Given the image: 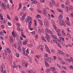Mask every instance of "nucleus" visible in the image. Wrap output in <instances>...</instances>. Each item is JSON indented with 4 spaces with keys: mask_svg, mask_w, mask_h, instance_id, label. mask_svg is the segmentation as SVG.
<instances>
[{
    "mask_svg": "<svg viewBox=\"0 0 73 73\" xmlns=\"http://www.w3.org/2000/svg\"><path fill=\"white\" fill-rule=\"evenodd\" d=\"M50 34H51L50 36L54 39H55V40H57V36L55 35H53V33L52 31H50V30H48Z\"/></svg>",
    "mask_w": 73,
    "mask_h": 73,
    "instance_id": "1",
    "label": "nucleus"
},
{
    "mask_svg": "<svg viewBox=\"0 0 73 73\" xmlns=\"http://www.w3.org/2000/svg\"><path fill=\"white\" fill-rule=\"evenodd\" d=\"M44 25L47 28H48L49 27V23H48V21L47 20H46L44 21Z\"/></svg>",
    "mask_w": 73,
    "mask_h": 73,
    "instance_id": "2",
    "label": "nucleus"
},
{
    "mask_svg": "<svg viewBox=\"0 0 73 73\" xmlns=\"http://www.w3.org/2000/svg\"><path fill=\"white\" fill-rule=\"evenodd\" d=\"M12 35L13 36L14 38H16L17 40H18L19 39V35L17 34L14 35V33L13 32H12Z\"/></svg>",
    "mask_w": 73,
    "mask_h": 73,
    "instance_id": "3",
    "label": "nucleus"
},
{
    "mask_svg": "<svg viewBox=\"0 0 73 73\" xmlns=\"http://www.w3.org/2000/svg\"><path fill=\"white\" fill-rule=\"evenodd\" d=\"M6 6V4L3 3H2V4L1 5V8L3 9H5L7 8Z\"/></svg>",
    "mask_w": 73,
    "mask_h": 73,
    "instance_id": "4",
    "label": "nucleus"
},
{
    "mask_svg": "<svg viewBox=\"0 0 73 73\" xmlns=\"http://www.w3.org/2000/svg\"><path fill=\"white\" fill-rule=\"evenodd\" d=\"M23 16H22V18L21 19V20H22V21H23V20H24L25 19V17L26 16H27V14L25 13L23 14Z\"/></svg>",
    "mask_w": 73,
    "mask_h": 73,
    "instance_id": "5",
    "label": "nucleus"
},
{
    "mask_svg": "<svg viewBox=\"0 0 73 73\" xmlns=\"http://www.w3.org/2000/svg\"><path fill=\"white\" fill-rule=\"evenodd\" d=\"M58 52L60 54H65L64 52H63L61 50H58Z\"/></svg>",
    "mask_w": 73,
    "mask_h": 73,
    "instance_id": "6",
    "label": "nucleus"
},
{
    "mask_svg": "<svg viewBox=\"0 0 73 73\" xmlns=\"http://www.w3.org/2000/svg\"><path fill=\"white\" fill-rule=\"evenodd\" d=\"M45 38L48 41V42H50V37L49 36H45Z\"/></svg>",
    "mask_w": 73,
    "mask_h": 73,
    "instance_id": "7",
    "label": "nucleus"
},
{
    "mask_svg": "<svg viewBox=\"0 0 73 73\" xmlns=\"http://www.w3.org/2000/svg\"><path fill=\"white\" fill-rule=\"evenodd\" d=\"M45 65L46 67H49V64L48 63V62L47 61H46V60H45Z\"/></svg>",
    "mask_w": 73,
    "mask_h": 73,
    "instance_id": "8",
    "label": "nucleus"
},
{
    "mask_svg": "<svg viewBox=\"0 0 73 73\" xmlns=\"http://www.w3.org/2000/svg\"><path fill=\"white\" fill-rule=\"evenodd\" d=\"M42 13L44 14L45 15H46V14H47L48 13V12L46 11V9H44L43 10V11L42 12Z\"/></svg>",
    "mask_w": 73,
    "mask_h": 73,
    "instance_id": "9",
    "label": "nucleus"
},
{
    "mask_svg": "<svg viewBox=\"0 0 73 73\" xmlns=\"http://www.w3.org/2000/svg\"><path fill=\"white\" fill-rule=\"evenodd\" d=\"M46 60H47V61L48 62H51V59L49 57H48L46 59Z\"/></svg>",
    "mask_w": 73,
    "mask_h": 73,
    "instance_id": "10",
    "label": "nucleus"
},
{
    "mask_svg": "<svg viewBox=\"0 0 73 73\" xmlns=\"http://www.w3.org/2000/svg\"><path fill=\"white\" fill-rule=\"evenodd\" d=\"M27 42H28V40H25L23 42V45H26L27 44Z\"/></svg>",
    "mask_w": 73,
    "mask_h": 73,
    "instance_id": "11",
    "label": "nucleus"
},
{
    "mask_svg": "<svg viewBox=\"0 0 73 73\" xmlns=\"http://www.w3.org/2000/svg\"><path fill=\"white\" fill-rule=\"evenodd\" d=\"M32 23V21H30L28 23V24H29V28H30V27H31V24Z\"/></svg>",
    "mask_w": 73,
    "mask_h": 73,
    "instance_id": "12",
    "label": "nucleus"
},
{
    "mask_svg": "<svg viewBox=\"0 0 73 73\" xmlns=\"http://www.w3.org/2000/svg\"><path fill=\"white\" fill-rule=\"evenodd\" d=\"M38 21L39 22L41 26H42V25H43V23H42V22L41 21V20L40 19H38Z\"/></svg>",
    "mask_w": 73,
    "mask_h": 73,
    "instance_id": "13",
    "label": "nucleus"
},
{
    "mask_svg": "<svg viewBox=\"0 0 73 73\" xmlns=\"http://www.w3.org/2000/svg\"><path fill=\"white\" fill-rule=\"evenodd\" d=\"M50 69L52 70V71H53V72H54L56 71V69H55V68H54L50 67Z\"/></svg>",
    "mask_w": 73,
    "mask_h": 73,
    "instance_id": "14",
    "label": "nucleus"
},
{
    "mask_svg": "<svg viewBox=\"0 0 73 73\" xmlns=\"http://www.w3.org/2000/svg\"><path fill=\"white\" fill-rule=\"evenodd\" d=\"M62 15L61 14L60 15V16L59 17V20L61 21V19H62Z\"/></svg>",
    "mask_w": 73,
    "mask_h": 73,
    "instance_id": "15",
    "label": "nucleus"
},
{
    "mask_svg": "<svg viewBox=\"0 0 73 73\" xmlns=\"http://www.w3.org/2000/svg\"><path fill=\"white\" fill-rule=\"evenodd\" d=\"M56 31L57 32V34H60V33H61V31H60V29H56Z\"/></svg>",
    "mask_w": 73,
    "mask_h": 73,
    "instance_id": "16",
    "label": "nucleus"
},
{
    "mask_svg": "<svg viewBox=\"0 0 73 73\" xmlns=\"http://www.w3.org/2000/svg\"><path fill=\"white\" fill-rule=\"evenodd\" d=\"M59 23L61 25H63V24L64 23V22L62 20L61 21H59Z\"/></svg>",
    "mask_w": 73,
    "mask_h": 73,
    "instance_id": "17",
    "label": "nucleus"
},
{
    "mask_svg": "<svg viewBox=\"0 0 73 73\" xmlns=\"http://www.w3.org/2000/svg\"><path fill=\"white\" fill-rule=\"evenodd\" d=\"M38 3L37 1H36L35 0H34L33 1V2H32L31 4H36V3Z\"/></svg>",
    "mask_w": 73,
    "mask_h": 73,
    "instance_id": "18",
    "label": "nucleus"
},
{
    "mask_svg": "<svg viewBox=\"0 0 73 73\" xmlns=\"http://www.w3.org/2000/svg\"><path fill=\"white\" fill-rule=\"evenodd\" d=\"M25 49L24 48H22V50L23 52V54L24 55H25Z\"/></svg>",
    "mask_w": 73,
    "mask_h": 73,
    "instance_id": "19",
    "label": "nucleus"
},
{
    "mask_svg": "<svg viewBox=\"0 0 73 73\" xmlns=\"http://www.w3.org/2000/svg\"><path fill=\"white\" fill-rule=\"evenodd\" d=\"M62 69L63 70H66V69H67V68L65 66H62Z\"/></svg>",
    "mask_w": 73,
    "mask_h": 73,
    "instance_id": "20",
    "label": "nucleus"
},
{
    "mask_svg": "<svg viewBox=\"0 0 73 73\" xmlns=\"http://www.w3.org/2000/svg\"><path fill=\"white\" fill-rule=\"evenodd\" d=\"M57 10L58 11V12H61L62 13H63V12H62V10H60V9H57Z\"/></svg>",
    "mask_w": 73,
    "mask_h": 73,
    "instance_id": "21",
    "label": "nucleus"
},
{
    "mask_svg": "<svg viewBox=\"0 0 73 73\" xmlns=\"http://www.w3.org/2000/svg\"><path fill=\"white\" fill-rule=\"evenodd\" d=\"M65 10L67 12L68 11H70V8H69L66 7L65 9Z\"/></svg>",
    "mask_w": 73,
    "mask_h": 73,
    "instance_id": "22",
    "label": "nucleus"
},
{
    "mask_svg": "<svg viewBox=\"0 0 73 73\" xmlns=\"http://www.w3.org/2000/svg\"><path fill=\"white\" fill-rule=\"evenodd\" d=\"M67 37H68V38H71V37H70V35L69 33H67Z\"/></svg>",
    "mask_w": 73,
    "mask_h": 73,
    "instance_id": "23",
    "label": "nucleus"
},
{
    "mask_svg": "<svg viewBox=\"0 0 73 73\" xmlns=\"http://www.w3.org/2000/svg\"><path fill=\"white\" fill-rule=\"evenodd\" d=\"M18 49L19 50V52H21V49L20 48V47L19 46H18Z\"/></svg>",
    "mask_w": 73,
    "mask_h": 73,
    "instance_id": "24",
    "label": "nucleus"
},
{
    "mask_svg": "<svg viewBox=\"0 0 73 73\" xmlns=\"http://www.w3.org/2000/svg\"><path fill=\"white\" fill-rule=\"evenodd\" d=\"M7 51H8V53H11V51L10 50V49H9V48H7Z\"/></svg>",
    "mask_w": 73,
    "mask_h": 73,
    "instance_id": "25",
    "label": "nucleus"
},
{
    "mask_svg": "<svg viewBox=\"0 0 73 73\" xmlns=\"http://www.w3.org/2000/svg\"><path fill=\"white\" fill-rule=\"evenodd\" d=\"M66 24H67V25H69V26H70V23H69L68 22L66 21Z\"/></svg>",
    "mask_w": 73,
    "mask_h": 73,
    "instance_id": "26",
    "label": "nucleus"
},
{
    "mask_svg": "<svg viewBox=\"0 0 73 73\" xmlns=\"http://www.w3.org/2000/svg\"><path fill=\"white\" fill-rule=\"evenodd\" d=\"M14 41L13 39H10V42L11 43H12Z\"/></svg>",
    "mask_w": 73,
    "mask_h": 73,
    "instance_id": "27",
    "label": "nucleus"
},
{
    "mask_svg": "<svg viewBox=\"0 0 73 73\" xmlns=\"http://www.w3.org/2000/svg\"><path fill=\"white\" fill-rule=\"evenodd\" d=\"M25 10H26V7H25V6H24L23 7V9L22 10V11H25Z\"/></svg>",
    "mask_w": 73,
    "mask_h": 73,
    "instance_id": "28",
    "label": "nucleus"
},
{
    "mask_svg": "<svg viewBox=\"0 0 73 73\" xmlns=\"http://www.w3.org/2000/svg\"><path fill=\"white\" fill-rule=\"evenodd\" d=\"M59 38L60 39V40H61L62 41H64V38H63L62 37H60Z\"/></svg>",
    "mask_w": 73,
    "mask_h": 73,
    "instance_id": "29",
    "label": "nucleus"
},
{
    "mask_svg": "<svg viewBox=\"0 0 73 73\" xmlns=\"http://www.w3.org/2000/svg\"><path fill=\"white\" fill-rule=\"evenodd\" d=\"M7 17L8 19H9V20H11V17H9V15L7 14Z\"/></svg>",
    "mask_w": 73,
    "mask_h": 73,
    "instance_id": "30",
    "label": "nucleus"
},
{
    "mask_svg": "<svg viewBox=\"0 0 73 73\" xmlns=\"http://www.w3.org/2000/svg\"><path fill=\"white\" fill-rule=\"evenodd\" d=\"M23 14H24V12H21L20 13V16H22V15H23Z\"/></svg>",
    "mask_w": 73,
    "mask_h": 73,
    "instance_id": "31",
    "label": "nucleus"
},
{
    "mask_svg": "<svg viewBox=\"0 0 73 73\" xmlns=\"http://www.w3.org/2000/svg\"><path fill=\"white\" fill-rule=\"evenodd\" d=\"M36 11L38 12V13H40L41 12V11H40V10L39 9H36Z\"/></svg>",
    "mask_w": 73,
    "mask_h": 73,
    "instance_id": "32",
    "label": "nucleus"
},
{
    "mask_svg": "<svg viewBox=\"0 0 73 73\" xmlns=\"http://www.w3.org/2000/svg\"><path fill=\"white\" fill-rule=\"evenodd\" d=\"M16 56L17 57H19V56H20V55L18 53H17L16 54Z\"/></svg>",
    "mask_w": 73,
    "mask_h": 73,
    "instance_id": "33",
    "label": "nucleus"
},
{
    "mask_svg": "<svg viewBox=\"0 0 73 73\" xmlns=\"http://www.w3.org/2000/svg\"><path fill=\"white\" fill-rule=\"evenodd\" d=\"M29 18H27V19H26V20L27 21H28V22H29V21H30V19H29Z\"/></svg>",
    "mask_w": 73,
    "mask_h": 73,
    "instance_id": "34",
    "label": "nucleus"
},
{
    "mask_svg": "<svg viewBox=\"0 0 73 73\" xmlns=\"http://www.w3.org/2000/svg\"><path fill=\"white\" fill-rule=\"evenodd\" d=\"M7 24L9 25V26H11L12 25V23L11 22H8L7 23Z\"/></svg>",
    "mask_w": 73,
    "mask_h": 73,
    "instance_id": "35",
    "label": "nucleus"
},
{
    "mask_svg": "<svg viewBox=\"0 0 73 73\" xmlns=\"http://www.w3.org/2000/svg\"><path fill=\"white\" fill-rule=\"evenodd\" d=\"M25 55H27V52L29 54V51H28V49H27Z\"/></svg>",
    "mask_w": 73,
    "mask_h": 73,
    "instance_id": "36",
    "label": "nucleus"
},
{
    "mask_svg": "<svg viewBox=\"0 0 73 73\" xmlns=\"http://www.w3.org/2000/svg\"><path fill=\"white\" fill-rule=\"evenodd\" d=\"M38 32L39 33L41 34V30L40 29H39L38 30Z\"/></svg>",
    "mask_w": 73,
    "mask_h": 73,
    "instance_id": "37",
    "label": "nucleus"
},
{
    "mask_svg": "<svg viewBox=\"0 0 73 73\" xmlns=\"http://www.w3.org/2000/svg\"><path fill=\"white\" fill-rule=\"evenodd\" d=\"M3 58L4 59H5V55L4 54V53H3Z\"/></svg>",
    "mask_w": 73,
    "mask_h": 73,
    "instance_id": "38",
    "label": "nucleus"
},
{
    "mask_svg": "<svg viewBox=\"0 0 73 73\" xmlns=\"http://www.w3.org/2000/svg\"><path fill=\"white\" fill-rule=\"evenodd\" d=\"M46 49L47 50V52H49V53H50V51L49 50V48H47V49Z\"/></svg>",
    "mask_w": 73,
    "mask_h": 73,
    "instance_id": "39",
    "label": "nucleus"
},
{
    "mask_svg": "<svg viewBox=\"0 0 73 73\" xmlns=\"http://www.w3.org/2000/svg\"><path fill=\"white\" fill-rule=\"evenodd\" d=\"M51 12L52 13H54V15H55L56 13H55V12L53 10H51Z\"/></svg>",
    "mask_w": 73,
    "mask_h": 73,
    "instance_id": "40",
    "label": "nucleus"
},
{
    "mask_svg": "<svg viewBox=\"0 0 73 73\" xmlns=\"http://www.w3.org/2000/svg\"><path fill=\"white\" fill-rule=\"evenodd\" d=\"M29 73H34V72L32 70H29Z\"/></svg>",
    "mask_w": 73,
    "mask_h": 73,
    "instance_id": "41",
    "label": "nucleus"
},
{
    "mask_svg": "<svg viewBox=\"0 0 73 73\" xmlns=\"http://www.w3.org/2000/svg\"><path fill=\"white\" fill-rule=\"evenodd\" d=\"M27 65H28V64H27V63H25V66L26 68H27V67H28V66Z\"/></svg>",
    "mask_w": 73,
    "mask_h": 73,
    "instance_id": "42",
    "label": "nucleus"
},
{
    "mask_svg": "<svg viewBox=\"0 0 73 73\" xmlns=\"http://www.w3.org/2000/svg\"><path fill=\"white\" fill-rule=\"evenodd\" d=\"M17 30L18 31H21V29H20V27H17Z\"/></svg>",
    "mask_w": 73,
    "mask_h": 73,
    "instance_id": "43",
    "label": "nucleus"
},
{
    "mask_svg": "<svg viewBox=\"0 0 73 73\" xmlns=\"http://www.w3.org/2000/svg\"><path fill=\"white\" fill-rule=\"evenodd\" d=\"M17 27H20V24H19L18 23H17Z\"/></svg>",
    "mask_w": 73,
    "mask_h": 73,
    "instance_id": "44",
    "label": "nucleus"
},
{
    "mask_svg": "<svg viewBox=\"0 0 73 73\" xmlns=\"http://www.w3.org/2000/svg\"><path fill=\"white\" fill-rule=\"evenodd\" d=\"M53 42H55V43H56V44H58L57 43V41L55 40H53Z\"/></svg>",
    "mask_w": 73,
    "mask_h": 73,
    "instance_id": "45",
    "label": "nucleus"
},
{
    "mask_svg": "<svg viewBox=\"0 0 73 73\" xmlns=\"http://www.w3.org/2000/svg\"><path fill=\"white\" fill-rule=\"evenodd\" d=\"M6 7L7 9H9V5H7Z\"/></svg>",
    "mask_w": 73,
    "mask_h": 73,
    "instance_id": "46",
    "label": "nucleus"
},
{
    "mask_svg": "<svg viewBox=\"0 0 73 73\" xmlns=\"http://www.w3.org/2000/svg\"><path fill=\"white\" fill-rule=\"evenodd\" d=\"M37 17H38V18H41V15H37L36 16Z\"/></svg>",
    "mask_w": 73,
    "mask_h": 73,
    "instance_id": "47",
    "label": "nucleus"
},
{
    "mask_svg": "<svg viewBox=\"0 0 73 73\" xmlns=\"http://www.w3.org/2000/svg\"><path fill=\"white\" fill-rule=\"evenodd\" d=\"M31 33H32L33 35H35V34L36 33H35V31H32V32H31Z\"/></svg>",
    "mask_w": 73,
    "mask_h": 73,
    "instance_id": "48",
    "label": "nucleus"
},
{
    "mask_svg": "<svg viewBox=\"0 0 73 73\" xmlns=\"http://www.w3.org/2000/svg\"><path fill=\"white\" fill-rule=\"evenodd\" d=\"M70 68L71 69L73 70V66H70Z\"/></svg>",
    "mask_w": 73,
    "mask_h": 73,
    "instance_id": "49",
    "label": "nucleus"
},
{
    "mask_svg": "<svg viewBox=\"0 0 73 73\" xmlns=\"http://www.w3.org/2000/svg\"><path fill=\"white\" fill-rule=\"evenodd\" d=\"M3 31H1V32H0V35H1L2 36H4V35H3Z\"/></svg>",
    "mask_w": 73,
    "mask_h": 73,
    "instance_id": "50",
    "label": "nucleus"
},
{
    "mask_svg": "<svg viewBox=\"0 0 73 73\" xmlns=\"http://www.w3.org/2000/svg\"><path fill=\"white\" fill-rule=\"evenodd\" d=\"M29 46L30 48H31L32 46H33V45L32 44H29Z\"/></svg>",
    "mask_w": 73,
    "mask_h": 73,
    "instance_id": "51",
    "label": "nucleus"
},
{
    "mask_svg": "<svg viewBox=\"0 0 73 73\" xmlns=\"http://www.w3.org/2000/svg\"><path fill=\"white\" fill-rule=\"evenodd\" d=\"M58 59H59V61H62V58H60V57H58Z\"/></svg>",
    "mask_w": 73,
    "mask_h": 73,
    "instance_id": "52",
    "label": "nucleus"
},
{
    "mask_svg": "<svg viewBox=\"0 0 73 73\" xmlns=\"http://www.w3.org/2000/svg\"><path fill=\"white\" fill-rule=\"evenodd\" d=\"M62 8H66V7H65V5H63L62 4Z\"/></svg>",
    "mask_w": 73,
    "mask_h": 73,
    "instance_id": "53",
    "label": "nucleus"
},
{
    "mask_svg": "<svg viewBox=\"0 0 73 73\" xmlns=\"http://www.w3.org/2000/svg\"><path fill=\"white\" fill-rule=\"evenodd\" d=\"M50 71V69H48L47 70V72H49Z\"/></svg>",
    "mask_w": 73,
    "mask_h": 73,
    "instance_id": "54",
    "label": "nucleus"
},
{
    "mask_svg": "<svg viewBox=\"0 0 73 73\" xmlns=\"http://www.w3.org/2000/svg\"><path fill=\"white\" fill-rule=\"evenodd\" d=\"M66 4H69V1H66Z\"/></svg>",
    "mask_w": 73,
    "mask_h": 73,
    "instance_id": "55",
    "label": "nucleus"
},
{
    "mask_svg": "<svg viewBox=\"0 0 73 73\" xmlns=\"http://www.w3.org/2000/svg\"><path fill=\"white\" fill-rule=\"evenodd\" d=\"M5 50H5V55H7L8 54H7V53H8V52H7V51H5Z\"/></svg>",
    "mask_w": 73,
    "mask_h": 73,
    "instance_id": "56",
    "label": "nucleus"
},
{
    "mask_svg": "<svg viewBox=\"0 0 73 73\" xmlns=\"http://www.w3.org/2000/svg\"><path fill=\"white\" fill-rule=\"evenodd\" d=\"M52 4H55V1H52Z\"/></svg>",
    "mask_w": 73,
    "mask_h": 73,
    "instance_id": "57",
    "label": "nucleus"
},
{
    "mask_svg": "<svg viewBox=\"0 0 73 73\" xmlns=\"http://www.w3.org/2000/svg\"><path fill=\"white\" fill-rule=\"evenodd\" d=\"M14 47L15 48H16V47H17V44H14Z\"/></svg>",
    "mask_w": 73,
    "mask_h": 73,
    "instance_id": "58",
    "label": "nucleus"
},
{
    "mask_svg": "<svg viewBox=\"0 0 73 73\" xmlns=\"http://www.w3.org/2000/svg\"><path fill=\"white\" fill-rule=\"evenodd\" d=\"M62 33L63 35H64V36H65V33H64V31H62Z\"/></svg>",
    "mask_w": 73,
    "mask_h": 73,
    "instance_id": "59",
    "label": "nucleus"
},
{
    "mask_svg": "<svg viewBox=\"0 0 73 73\" xmlns=\"http://www.w3.org/2000/svg\"><path fill=\"white\" fill-rule=\"evenodd\" d=\"M40 1L41 3H44L45 1V0H40Z\"/></svg>",
    "mask_w": 73,
    "mask_h": 73,
    "instance_id": "60",
    "label": "nucleus"
},
{
    "mask_svg": "<svg viewBox=\"0 0 73 73\" xmlns=\"http://www.w3.org/2000/svg\"><path fill=\"white\" fill-rule=\"evenodd\" d=\"M58 47H59V48H61V44H58Z\"/></svg>",
    "mask_w": 73,
    "mask_h": 73,
    "instance_id": "61",
    "label": "nucleus"
},
{
    "mask_svg": "<svg viewBox=\"0 0 73 73\" xmlns=\"http://www.w3.org/2000/svg\"><path fill=\"white\" fill-rule=\"evenodd\" d=\"M1 20H3V17L2 16H1Z\"/></svg>",
    "mask_w": 73,
    "mask_h": 73,
    "instance_id": "62",
    "label": "nucleus"
},
{
    "mask_svg": "<svg viewBox=\"0 0 73 73\" xmlns=\"http://www.w3.org/2000/svg\"><path fill=\"white\" fill-rule=\"evenodd\" d=\"M10 39H13V36H12V35L11 36H10Z\"/></svg>",
    "mask_w": 73,
    "mask_h": 73,
    "instance_id": "63",
    "label": "nucleus"
},
{
    "mask_svg": "<svg viewBox=\"0 0 73 73\" xmlns=\"http://www.w3.org/2000/svg\"><path fill=\"white\" fill-rule=\"evenodd\" d=\"M9 58H10V59H12V56L10 55H9Z\"/></svg>",
    "mask_w": 73,
    "mask_h": 73,
    "instance_id": "64",
    "label": "nucleus"
}]
</instances>
